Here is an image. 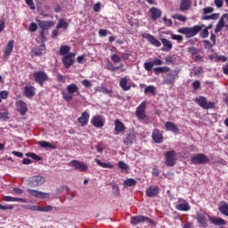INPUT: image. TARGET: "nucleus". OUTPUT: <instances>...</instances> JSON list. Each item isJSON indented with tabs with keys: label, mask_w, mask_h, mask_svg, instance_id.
Segmentation results:
<instances>
[{
	"label": "nucleus",
	"mask_w": 228,
	"mask_h": 228,
	"mask_svg": "<svg viewBox=\"0 0 228 228\" xmlns=\"http://www.w3.org/2000/svg\"><path fill=\"white\" fill-rule=\"evenodd\" d=\"M175 209H177V211H190L191 207H190L188 203H180L175 206Z\"/></svg>",
	"instance_id": "nucleus-36"
},
{
	"label": "nucleus",
	"mask_w": 228,
	"mask_h": 228,
	"mask_svg": "<svg viewBox=\"0 0 228 228\" xmlns=\"http://www.w3.org/2000/svg\"><path fill=\"white\" fill-rule=\"evenodd\" d=\"M159 191H160L159 186H158V185H154V186L151 185L146 190V197H150V198L157 197V195L159 193Z\"/></svg>",
	"instance_id": "nucleus-20"
},
{
	"label": "nucleus",
	"mask_w": 228,
	"mask_h": 228,
	"mask_svg": "<svg viewBox=\"0 0 228 228\" xmlns=\"http://www.w3.org/2000/svg\"><path fill=\"white\" fill-rule=\"evenodd\" d=\"M38 145L42 147V149H56V145L47 142V141H40L38 142Z\"/></svg>",
	"instance_id": "nucleus-35"
},
{
	"label": "nucleus",
	"mask_w": 228,
	"mask_h": 228,
	"mask_svg": "<svg viewBox=\"0 0 228 228\" xmlns=\"http://www.w3.org/2000/svg\"><path fill=\"white\" fill-rule=\"evenodd\" d=\"M175 19H177V20H181L182 22H186V18L183 14L175 15Z\"/></svg>",
	"instance_id": "nucleus-63"
},
{
	"label": "nucleus",
	"mask_w": 228,
	"mask_h": 228,
	"mask_svg": "<svg viewBox=\"0 0 228 228\" xmlns=\"http://www.w3.org/2000/svg\"><path fill=\"white\" fill-rule=\"evenodd\" d=\"M135 138L134 134H126L124 139L125 145H133Z\"/></svg>",
	"instance_id": "nucleus-33"
},
{
	"label": "nucleus",
	"mask_w": 228,
	"mask_h": 228,
	"mask_svg": "<svg viewBox=\"0 0 228 228\" xmlns=\"http://www.w3.org/2000/svg\"><path fill=\"white\" fill-rule=\"evenodd\" d=\"M99 37H107L108 30L104 28H101L98 32Z\"/></svg>",
	"instance_id": "nucleus-61"
},
{
	"label": "nucleus",
	"mask_w": 228,
	"mask_h": 228,
	"mask_svg": "<svg viewBox=\"0 0 228 228\" xmlns=\"http://www.w3.org/2000/svg\"><path fill=\"white\" fill-rule=\"evenodd\" d=\"M144 94H151V95H156V87L154 86H148L144 88Z\"/></svg>",
	"instance_id": "nucleus-42"
},
{
	"label": "nucleus",
	"mask_w": 228,
	"mask_h": 228,
	"mask_svg": "<svg viewBox=\"0 0 228 228\" xmlns=\"http://www.w3.org/2000/svg\"><path fill=\"white\" fill-rule=\"evenodd\" d=\"M171 38L172 40H177V42H183V36L181 35L172 34Z\"/></svg>",
	"instance_id": "nucleus-54"
},
{
	"label": "nucleus",
	"mask_w": 228,
	"mask_h": 228,
	"mask_svg": "<svg viewBox=\"0 0 228 228\" xmlns=\"http://www.w3.org/2000/svg\"><path fill=\"white\" fill-rule=\"evenodd\" d=\"M39 37L42 40V42H45L47 40V37H45V30H42L39 32Z\"/></svg>",
	"instance_id": "nucleus-60"
},
{
	"label": "nucleus",
	"mask_w": 228,
	"mask_h": 228,
	"mask_svg": "<svg viewBox=\"0 0 228 228\" xmlns=\"http://www.w3.org/2000/svg\"><path fill=\"white\" fill-rule=\"evenodd\" d=\"M209 159L204 153H198L191 159V165H206Z\"/></svg>",
	"instance_id": "nucleus-7"
},
{
	"label": "nucleus",
	"mask_w": 228,
	"mask_h": 228,
	"mask_svg": "<svg viewBox=\"0 0 228 228\" xmlns=\"http://www.w3.org/2000/svg\"><path fill=\"white\" fill-rule=\"evenodd\" d=\"M165 127H166L167 131H171L172 133H175V134H177V133H179V127H177V125L175 123H172L170 121L166 122Z\"/></svg>",
	"instance_id": "nucleus-27"
},
{
	"label": "nucleus",
	"mask_w": 228,
	"mask_h": 228,
	"mask_svg": "<svg viewBox=\"0 0 228 228\" xmlns=\"http://www.w3.org/2000/svg\"><path fill=\"white\" fill-rule=\"evenodd\" d=\"M192 88L193 90H199L200 88V82L199 80H196L192 83Z\"/></svg>",
	"instance_id": "nucleus-62"
},
{
	"label": "nucleus",
	"mask_w": 228,
	"mask_h": 228,
	"mask_svg": "<svg viewBox=\"0 0 228 228\" xmlns=\"http://www.w3.org/2000/svg\"><path fill=\"white\" fill-rule=\"evenodd\" d=\"M200 37L201 38H208V37H209V30H207V28H204L200 33Z\"/></svg>",
	"instance_id": "nucleus-53"
},
{
	"label": "nucleus",
	"mask_w": 228,
	"mask_h": 228,
	"mask_svg": "<svg viewBox=\"0 0 228 228\" xmlns=\"http://www.w3.org/2000/svg\"><path fill=\"white\" fill-rule=\"evenodd\" d=\"M142 37L148 40V42H150V44H151V45H154V47H161V42H159V40L156 39V37H154V36H152L151 34H147V33H142Z\"/></svg>",
	"instance_id": "nucleus-15"
},
{
	"label": "nucleus",
	"mask_w": 228,
	"mask_h": 228,
	"mask_svg": "<svg viewBox=\"0 0 228 228\" xmlns=\"http://www.w3.org/2000/svg\"><path fill=\"white\" fill-rule=\"evenodd\" d=\"M144 69L147 70V72L152 71V68L154 67L153 62L146 61L143 64Z\"/></svg>",
	"instance_id": "nucleus-47"
},
{
	"label": "nucleus",
	"mask_w": 228,
	"mask_h": 228,
	"mask_svg": "<svg viewBox=\"0 0 228 228\" xmlns=\"http://www.w3.org/2000/svg\"><path fill=\"white\" fill-rule=\"evenodd\" d=\"M74 58H76V53H69L62 57V63L65 69H70L74 65Z\"/></svg>",
	"instance_id": "nucleus-12"
},
{
	"label": "nucleus",
	"mask_w": 228,
	"mask_h": 228,
	"mask_svg": "<svg viewBox=\"0 0 228 228\" xmlns=\"http://www.w3.org/2000/svg\"><path fill=\"white\" fill-rule=\"evenodd\" d=\"M110 60L111 61H113V63L117 64V63H120V61H122V58L120 57V55L118 54H112L110 56Z\"/></svg>",
	"instance_id": "nucleus-45"
},
{
	"label": "nucleus",
	"mask_w": 228,
	"mask_h": 228,
	"mask_svg": "<svg viewBox=\"0 0 228 228\" xmlns=\"http://www.w3.org/2000/svg\"><path fill=\"white\" fill-rule=\"evenodd\" d=\"M119 86L124 92L131 90V86L127 85V77H121L119 81Z\"/></svg>",
	"instance_id": "nucleus-30"
},
{
	"label": "nucleus",
	"mask_w": 228,
	"mask_h": 228,
	"mask_svg": "<svg viewBox=\"0 0 228 228\" xmlns=\"http://www.w3.org/2000/svg\"><path fill=\"white\" fill-rule=\"evenodd\" d=\"M114 126V131L116 132L114 134H118L119 133H124V131H126V125H124L120 119H115Z\"/></svg>",
	"instance_id": "nucleus-23"
},
{
	"label": "nucleus",
	"mask_w": 228,
	"mask_h": 228,
	"mask_svg": "<svg viewBox=\"0 0 228 228\" xmlns=\"http://www.w3.org/2000/svg\"><path fill=\"white\" fill-rule=\"evenodd\" d=\"M26 4H28V6H29L30 10H35V3L33 2V0H25Z\"/></svg>",
	"instance_id": "nucleus-57"
},
{
	"label": "nucleus",
	"mask_w": 228,
	"mask_h": 228,
	"mask_svg": "<svg viewBox=\"0 0 228 228\" xmlns=\"http://www.w3.org/2000/svg\"><path fill=\"white\" fill-rule=\"evenodd\" d=\"M88 120H90V113L87 111L82 112L81 116L77 118V121L80 123L82 127L88 126Z\"/></svg>",
	"instance_id": "nucleus-22"
},
{
	"label": "nucleus",
	"mask_w": 228,
	"mask_h": 228,
	"mask_svg": "<svg viewBox=\"0 0 228 228\" xmlns=\"http://www.w3.org/2000/svg\"><path fill=\"white\" fill-rule=\"evenodd\" d=\"M44 51H45V45H40L39 46L32 49V53L35 54V56H42Z\"/></svg>",
	"instance_id": "nucleus-32"
},
{
	"label": "nucleus",
	"mask_w": 228,
	"mask_h": 228,
	"mask_svg": "<svg viewBox=\"0 0 228 228\" xmlns=\"http://www.w3.org/2000/svg\"><path fill=\"white\" fill-rule=\"evenodd\" d=\"M143 222H147L148 224H151V225H154L155 224L154 220L145 216H134L130 219L132 225H138V224H143Z\"/></svg>",
	"instance_id": "nucleus-8"
},
{
	"label": "nucleus",
	"mask_w": 228,
	"mask_h": 228,
	"mask_svg": "<svg viewBox=\"0 0 228 228\" xmlns=\"http://www.w3.org/2000/svg\"><path fill=\"white\" fill-rule=\"evenodd\" d=\"M215 12V9L213 7H205L203 9L204 15H208V13H213Z\"/></svg>",
	"instance_id": "nucleus-55"
},
{
	"label": "nucleus",
	"mask_w": 228,
	"mask_h": 228,
	"mask_svg": "<svg viewBox=\"0 0 228 228\" xmlns=\"http://www.w3.org/2000/svg\"><path fill=\"white\" fill-rule=\"evenodd\" d=\"M188 8H190V0L182 1L180 4V10H182V12H184V10H188Z\"/></svg>",
	"instance_id": "nucleus-43"
},
{
	"label": "nucleus",
	"mask_w": 228,
	"mask_h": 228,
	"mask_svg": "<svg viewBox=\"0 0 228 228\" xmlns=\"http://www.w3.org/2000/svg\"><path fill=\"white\" fill-rule=\"evenodd\" d=\"M37 88H35V86H27L24 87V94L26 95V97H35L36 95V91Z\"/></svg>",
	"instance_id": "nucleus-29"
},
{
	"label": "nucleus",
	"mask_w": 228,
	"mask_h": 228,
	"mask_svg": "<svg viewBox=\"0 0 228 228\" xmlns=\"http://www.w3.org/2000/svg\"><path fill=\"white\" fill-rule=\"evenodd\" d=\"M150 12L151 13V19L153 20H158V19H159V17H161V15H163V12H161V10H159L156 7H151L150 9Z\"/></svg>",
	"instance_id": "nucleus-28"
},
{
	"label": "nucleus",
	"mask_w": 228,
	"mask_h": 228,
	"mask_svg": "<svg viewBox=\"0 0 228 228\" xmlns=\"http://www.w3.org/2000/svg\"><path fill=\"white\" fill-rule=\"evenodd\" d=\"M203 45H204L205 49H213V47H215V45L211 44V42L209 40H204Z\"/></svg>",
	"instance_id": "nucleus-48"
},
{
	"label": "nucleus",
	"mask_w": 228,
	"mask_h": 228,
	"mask_svg": "<svg viewBox=\"0 0 228 228\" xmlns=\"http://www.w3.org/2000/svg\"><path fill=\"white\" fill-rule=\"evenodd\" d=\"M91 124L92 126H94V127L101 129V127H104V124H106V119L102 116L97 115L92 118Z\"/></svg>",
	"instance_id": "nucleus-14"
},
{
	"label": "nucleus",
	"mask_w": 228,
	"mask_h": 228,
	"mask_svg": "<svg viewBox=\"0 0 228 228\" xmlns=\"http://www.w3.org/2000/svg\"><path fill=\"white\" fill-rule=\"evenodd\" d=\"M53 209H54V207H53L51 205H47L45 207L41 208V211L43 213H49V212L53 211Z\"/></svg>",
	"instance_id": "nucleus-50"
},
{
	"label": "nucleus",
	"mask_w": 228,
	"mask_h": 228,
	"mask_svg": "<svg viewBox=\"0 0 228 228\" xmlns=\"http://www.w3.org/2000/svg\"><path fill=\"white\" fill-rule=\"evenodd\" d=\"M160 40L163 45L161 51H163L164 53H169V51H172V42H170V40L165 37H162Z\"/></svg>",
	"instance_id": "nucleus-25"
},
{
	"label": "nucleus",
	"mask_w": 228,
	"mask_h": 228,
	"mask_svg": "<svg viewBox=\"0 0 228 228\" xmlns=\"http://www.w3.org/2000/svg\"><path fill=\"white\" fill-rule=\"evenodd\" d=\"M33 77L36 83H37V85H40L41 86H44V83L49 81V76H47V73H45V71L34 72Z\"/></svg>",
	"instance_id": "nucleus-10"
},
{
	"label": "nucleus",
	"mask_w": 228,
	"mask_h": 228,
	"mask_svg": "<svg viewBox=\"0 0 228 228\" xmlns=\"http://www.w3.org/2000/svg\"><path fill=\"white\" fill-rule=\"evenodd\" d=\"M16 108L18 113H20L21 117H24V115L28 113V104H26V102H24L22 100L16 102Z\"/></svg>",
	"instance_id": "nucleus-16"
},
{
	"label": "nucleus",
	"mask_w": 228,
	"mask_h": 228,
	"mask_svg": "<svg viewBox=\"0 0 228 228\" xmlns=\"http://www.w3.org/2000/svg\"><path fill=\"white\" fill-rule=\"evenodd\" d=\"M3 200H4V202H22L23 204L28 203V200L24 198H15L12 196H4Z\"/></svg>",
	"instance_id": "nucleus-24"
},
{
	"label": "nucleus",
	"mask_w": 228,
	"mask_h": 228,
	"mask_svg": "<svg viewBox=\"0 0 228 228\" xmlns=\"http://www.w3.org/2000/svg\"><path fill=\"white\" fill-rule=\"evenodd\" d=\"M0 99H8V91H2L0 93Z\"/></svg>",
	"instance_id": "nucleus-64"
},
{
	"label": "nucleus",
	"mask_w": 228,
	"mask_h": 228,
	"mask_svg": "<svg viewBox=\"0 0 228 228\" xmlns=\"http://www.w3.org/2000/svg\"><path fill=\"white\" fill-rule=\"evenodd\" d=\"M28 192L32 197H36V199H49V196H50V194L47 192H43V191H40L37 190H32V189H28Z\"/></svg>",
	"instance_id": "nucleus-17"
},
{
	"label": "nucleus",
	"mask_w": 228,
	"mask_h": 228,
	"mask_svg": "<svg viewBox=\"0 0 228 228\" xmlns=\"http://www.w3.org/2000/svg\"><path fill=\"white\" fill-rule=\"evenodd\" d=\"M70 52V46L69 45H61L60 47V56H67V54H69V53Z\"/></svg>",
	"instance_id": "nucleus-40"
},
{
	"label": "nucleus",
	"mask_w": 228,
	"mask_h": 228,
	"mask_svg": "<svg viewBox=\"0 0 228 228\" xmlns=\"http://www.w3.org/2000/svg\"><path fill=\"white\" fill-rule=\"evenodd\" d=\"M216 8H222L224 6V0H214Z\"/></svg>",
	"instance_id": "nucleus-59"
},
{
	"label": "nucleus",
	"mask_w": 228,
	"mask_h": 228,
	"mask_svg": "<svg viewBox=\"0 0 228 228\" xmlns=\"http://www.w3.org/2000/svg\"><path fill=\"white\" fill-rule=\"evenodd\" d=\"M154 74H163L164 72H170V68L164 66V67H157L153 69Z\"/></svg>",
	"instance_id": "nucleus-39"
},
{
	"label": "nucleus",
	"mask_w": 228,
	"mask_h": 228,
	"mask_svg": "<svg viewBox=\"0 0 228 228\" xmlns=\"http://www.w3.org/2000/svg\"><path fill=\"white\" fill-rule=\"evenodd\" d=\"M188 53H190V54L195 55L199 54V50L197 49V47L191 46L188 48Z\"/></svg>",
	"instance_id": "nucleus-52"
},
{
	"label": "nucleus",
	"mask_w": 228,
	"mask_h": 228,
	"mask_svg": "<svg viewBox=\"0 0 228 228\" xmlns=\"http://www.w3.org/2000/svg\"><path fill=\"white\" fill-rule=\"evenodd\" d=\"M118 167L121 170H127V168H129V166H127V164H126V162H124V161H119L118 163Z\"/></svg>",
	"instance_id": "nucleus-51"
},
{
	"label": "nucleus",
	"mask_w": 228,
	"mask_h": 228,
	"mask_svg": "<svg viewBox=\"0 0 228 228\" xmlns=\"http://www.w3.org/2000/svg\"><path fill=\"white\" fill-rule=\"evenodd\" d=\"M179 79V69H175L163 77V85H175V80Z\"/></svg>",
	"instance_id": "nucleus-3"
},
{
	"label": "nucleus",
	"mask_w": 228,
	"mask_h": 228,
	"mask_svg": "<svg viewBox=\"0 0 228 228\" xmlns=\"http://www.w3.org/2000/svg\"><path fill=\"white\" fill-rule=\"evenodd\" d=\"M209 215L206 212H198L195 216V220L199 224L200 227L208 228L209 227V222L208 221Z\"/></svg>",
	"instance_id": "nucleus-5"
},
{
	"label": "nucleus",
	"mask_w": 228,
	"mask_h": 228,
	"mask_svg": "<svg viewBox=\"0 0 228 228\" xmlns=\"http://www.w3.org/2000/svg\"><path fill=\"white\" fill-rule=\"evenodd\" d=\"M165 165L166 167H175V163H177V153L175 150H171L165 153Z\"/></svg>",
	"instance_id": "nucleus-4"
},
{
	"label": "nucleus",
	"mask_w": 228,
	"mask_h": 228,
	"mask_svg": "<svg viewBox=\"0 0 228 228\" xmlns=\"http://www.w3.org/2000/svg\"><path fill=\"white\" fill-rule=\"evenodd\" d=\"M96 90H97L98 92H102V94H113V90H111V89H107V87L104 86H98V87L96 88Z\"/></svg>",
	"instance_id": "nucleus-44"
},
{
	"label": "nucleus",
	"mask_w": 228,
	"mask_h": 228,
	"mask_svg": "<svg viewBox=\"0 0 228 228\" xmlns=\"http://www.w3.org/2000/svg\"><path fill=\"white\" fill-rule=\"evenodd\" d=\"M13 44H14L13 40H10L7 43V45L4 48V58H8V56H10L12 54V53L13 51Z\"/></svg>",
	"instance_id": "nucleus-26"
},
{
	"label": "nucleus",
	"mask_w": 228,
	"mask_h": 228,
	"mask_svg": "<svg viewBox=\"0 0 228 228\" xmlns=\"http://www.w3.org/2000/svg\"><path fill=\"white\" fill-rule=\"evenodd\" d=\"M225 20H228V13H224L222 15L216 26L215 33H220L222 31V28H225Z\"/></svg>",
	"instance_id": "nucleus-19"
},
{
	"label": "nucleus",
	"mask_w": 228,
	"mask_h": 228,
	"mask_svg": "<svg viewBox=\"0 0 228 228\" xmlns=\"http://www.w3.org/2000/svg\"><path fill=\"white\" fill-rule=\"evenodd\" d=\"M27 158H32L35 161H41L42 158L36 153L28 152L26 153Z\"/></svg>",
	"instance_id": "nucleus-46"
},
{
	"label": "nucleus",
	"mask_w": 228,
	"mask_h": 228,
	"mask_svg": "<svg viewBox=\"0 0 228 228\" xmlns=\"http://www.w3.org/2000/svg\"><path fill=\"white\" fill-rule=\"evenodd\" d=\"M195 102L203 110H213L215 109V103L213 102H208V99L204 96H200L194 99Z\"/></svg>",
	"instance_id": "nucleus-6"
},
{
	"label": "nucleus",
	"mask_w": 228,
	"mask_h": 228,
	"mask_svg": "<svg viewBox=\"0 0 228 228\" xmlns=\"http://www.w3.org/2000/svg\"><path fill=\"white\" fill-rule=\"evenodd\" d=\"M61 95L66 102H70L74 99V95H79V87L75 83H71L61 91Z\"/></svg>",
	"instance_id": "nucleus-1"
},
{
	"label": "nucleus",
	"mask_w": 228,
	"mask_h": 228,
	"mask_svg": "<svg viewBox=\"0 0 228 228\" xmlns=\"http://www.w3.org/2000/svg\"><path fill=\"white\" fill-rule=\"evenodd\" d=\"M163 20H164L165 26H167V28H170V26H172V24H173L172 20L167 19V17H164Z\"/></svg>",
	"instance_id": "nucleus-58"
},
{
	"label": "nucleus",
	"mask_w": 228,
	"mask_h": 228,
	"mask_svg": "<svg viewBox=\"0 0 228 228\" xmlns=\"http://www.w3.org/2000/svg\"><path fill=\"white\" fill-rule=\"evenodd\" d=\"M223 205L218 207L219 212L224 216H228V203L225 201H223Z\"/></svg>",
	"instance_id": "nucleus-37"
},
{
	"label": "nucleus",
	"mask_w": 228,
	"mask_h": 228,
	"mask_svg": "<svg viewBox=\"0 0 228 228\" xmlns=\"http://www.w3.org/2000/svg\"><path fill=\"white\" fill-rule=\"evenodd\" d=\"M45 183V177L42 175H35L28 178V184L30 188H38V186H42Z\"/></svg>",
	"instance_id": "nucleus-9"
},
{
	"label": "nucleus",
	"mask_w": 228,
	"mask_h": 228,
	"mask_svg": "<svg viewBox=\"0 0 228 228\" xmlns=\"http://www.w3.org/2000/svg\"><path fill=\"white\" fill-rule=\"evenodd\" d=\"M69 167H71L75 170H78V172H86V170H88V166L85 162L76 159L71 160L69 163Z\"/></svg>",
	"instance_id": "nucleus-11"
},
{
	"label": "nucleus",
	"mask_w": 228,
	"mask_h": 228,
	"mask_svg": "<svg viewBox=\"0 0 228 228\" xmlns=\"http://www.w3.org/2000/svg\"><path fill=\"white\" fill-rule=\"evenodd\" d=\"M147 106L146 102H142L137 108L135 115L139 120H145L147 118V114H145V108Z\"/></svg>",
	"instance_id": "nucleus-13"
},
{
	"label": "nucleus",
	"mask_w": 228,
	"mask_h": 228,
	"mask_svg": "<svg viewBox=\"0 0 228 228\" xmlns=\"http://www.w3.org/2000/svg\"><path fill=\"white\" fill-rule=\"evenodd\" d=\"M94 161L98 165V167H101L102 168H114V167H115L113 164H111L110 162H108V163L102 162L99 159H95Z\"/></svg>",
	"instance_id": "nucleus-34"
},
{
	"label": "nucleus",
	"mask_w": 228,
	"mask_h": 228,
	"mask_svg": "<svg viewBox=\"0 0 228 228\" xmlns=\"http://www.w3.org/2000/svg\"><path fill=\"white\" fill-rule=\"evenodd\" d=\"M36 22H37L39 28L45 31H47V29L54 26V21L53 20L47 21V20H41L39 19H36Z\"/></svg>",
	"instance_id": "nucleus-18"
},
{
	"label": "nucleus",
	"mask_w": 228,
	"mask_h": 228,
	"mask_svg": "<svg viewBox=\"0 0 228 228\" xmlns=\"http://www.w3.org/2000/svg\"><path fill=\"white\" fill-rule=\"evenodd\" d=\"M203 28H204V25H195L193 27H183L178 29V33H181L182 35H185L186 38H193V37H196V35H199V33L202 31Z\"/></svg>",
	"instance_id": "nucleus-2"
},
{
	"label": "nucleus",
	"mask_w": 228,
	"mask_h": 228,
	"mask_svg": "<svg viewBox=\"0 0 228 228\" xmlns=\"http://www.w3.org/2000/svg\"><path fill=\"white\" fill-rule=\"evenodd\" d=\"M82 85H83V86H85L86 88H91V86H92V82H90V80H88V79H85V80H82Z\"/></svg>",
	"instance_id": "nucleus-56"
},
{
	"label": "nucleus",
	"mask_w": 228,
	"mask_h": 228,
	"mask_svg": "<svg viewBox=\"0 0 228 228\" xmlns=\"http://www.w3.org/2000/svg\"><path fill=\"white\" fill-rule=\"evenodd\" d=\"M69 28V23L65 21V20L61 19L59 20L56 28L57 29H67Z\"/></svg>",
	"instance_id": "nucleus-41"
},
{
	"label": "nucleus",
	"mask_w": 228,
	"mask_h": 228,
	"mask_svg": "<svg viewBox=\"0 0 228 228\" xmlns=\"http://www.w3.org/2000/svg\"><path fill=\"white\" fill-rule=\"evenodd\" d=\"M151 138L155 143H163V134L158 128L153 130Z\"/></svg>",
	"instance_id": "nucleus-21"
},
{
	"label": "nucleus",
	"mask_w": 228,
	"mask_h": 228,
	"mask_svg": "<svg viewBox=\"0 0 228 228\" xmlns=\"http://www.w3.org/2000/svg\"><path fill=\"white\" fill-rule=\"evenodd\" d=\"M208 219L211 222V224H214V225H225V220L220 217L216 218L213 216H208Z\"/></svg>",
	"instance_id": "nucleus-31"
},
{
	"label": "nucleus",
	"mask_w": 228,
	"mask_h": 228,
	"mask_svg": "<svg viewBox=\"0 0 228 228\" xmlns=\"http://www.w3.org/2000/svg\"><path fill=\"white\" fill-rule=\"evenodd\" d=\"M136 180L134 178H127L123 182L124 188H129V186H136Z\"/></svg>",
	"instance_id": "nucleus-38"
},
{
	"label": "nucleus",
	"mask_w": 228,
	"mask_h": 228,
	"mask_svg": "<svg viewBox=\"0 0 228 228\" xmlns=\"http://www.w3.org/2000/svg\"><path fill=\"white\" fill-rule=\"evenodd\" d=\"M37 29H38V25H37V23L35 22H31L28 27V31H30L31 33H35Z\"/></svg>",
	"instance_id": "nucleus-49"
}]
</instances>
